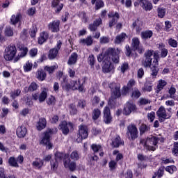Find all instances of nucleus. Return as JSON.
Returning <instances> with one entry per match:
<instances>
[{
    "instance_id": "nucleus-1",
    "label": "nucleus",
    "mask_w": 178,
    "mask_h": 178,
    "mask_svg": "<svg viewBox=\"0 0 178 178\" xmlns=\"http://www.w3.org/2000/svg\"><path fill=\"white\" fill-rule=\"evenodd\" d=\"M120 52H122L120 49L108 48L104 53L97 56L98 62H103L102 70L104 73H109L113 70V64L111 62V58L114 63H119Z\"/></svg>"
},
{
    "instance_id": "nucleus-2",
    "label": "nucleus",
    "mask_w": 178,
    "mask_h": 178,
    "mask_svg": "<svg viewBox=\"0 0 178 178\" xmlns=\"http://www.w3.org/2000/svg\"><path fill=\"white\" fill-rule=\"evenodd\" d=\"M58 76L59 80H60L61 82L63 90H65L66 91H69V90H73L74 91L78 90L79 92H83L84 86H83V83L80 82V79H78V81L72 80L69 83H67V78L66 76L63 75L62 72L59 73Z\"/></svg>"
},
{
    "instance_id": "nucleus-3",
    "label": "nucleus",
    "mask_w": 178,
    "mask_h": 178,
    "mask_svg": "<svg viewBox=\"0 0 178 178\" xmlns=\"http://www.w3.org/2000/svg\"><path fill=\"white\" fill-rule=\"evenodd\" d=\"M145 59L143 61V65L145 67H150L152 70V76L156 77V54L153 50H148L145 54Z\"/></svg>"
},
{
    "instance_id": "nucleus-4",
    "label": "nucleus",
    "mask_w": 178,
    "mask_h": 178,
    "mask_svg": "<svg viewBox=\"0 0 178 178\" xmlns=\"http://www.w3.org/2000/svg\"><path fill=\"white\" fill-rule=\"evenodd\" d=\"M58 132L57 128L48 129L44 133V136L40 141V144H43L44 145H47L48 149H51L52 148V145L51 143L50 138L51 135L55 134Z\"/></svg>"
},
{
    "instance_id": "nucleus-5",
    "label": "nucleus",
    "mask_w": 178,
    "mask_h": 178,
    "mask_svg": "<svg viewBox=\"0 0 178 178\" xmlns=\"http://www.w3.org/2000/svg\"><path fill=\"white\" fill-rule=\"evenodd\" d=\"M17 54V49L15 44H10L4 49L3 57L6 60H13Z\"/></svg>"
},
{
    "instance_id": "nucleus-6",
    "label": "nucleus",
    "mask_w": 178,
    "mask_h": 178,
    "mask_svg": "<svg viewBox=\"0 0 178 178\" xmlns=\"http://www.w3.org/2000/svg\"><path fill=\"white\" fill-rule=\"evenodd\" d=\"M140 144H142L145 149H147V151H155L156 148L152 145H156V138L155 136H152L146 140H141Z\"/></svg>"
},
{
    "instance_id": "nucleus-7",
    "label": "nucleus",
    "mask_w": 178,
    "mask_h": 178,
    "mask_svg": "<svg viewBox=\"0 0 178 178\" xmlns=\"http://www.w3.org/2000/svg\"><path fill=\"white\" fill-rule=\"evenodd\" d=\"M127 136L129 140H134L138 138V129L134 124H131L127 127Z\"/></svg>"
},
{
    "instance_id": "nucleus-8",
    "label": "nucleus",
    "mask_w": 178,
    "mask_h": 178,
    "mask_svg": "<svg viewBox=\"0 0 178 178\" xmlns=\"http://www.w3.org/2000/svg\"><path fill=\"white\" fill-rule=\"evenodd\" d=\"M88 137V128L84 124L79 126L77 143H81L83 140H86Z\"/></svg>"
},
{
    "instance_id": "nucleus-9",
    "label": "nucleus",
    "mask_w": 178,
    "mask_h": 178,
    "mask_svg": "<svg viewBox=\"0 0 178 178\" xmlns=\"http://www.w3.org/2000/svg\"><path fill=\"white\" fill-rule=\"evenodd\" d=\"M109 88L111 90V96L113 98H120L122 93L120 92V83H111L108 85Z\"/></svg>"
},
{
    "instance_id": "nucleus-10",
    "label": "nucleus",
    "mask_w": 178,
    "mask_h": 178,
    "mask_svg": "<svg viewBox=\"0 0 178 178\" xmlns=\"http://www.w3.org/2000/svg\"><path fill=\"white\" fill-rule=\"evenodd\" d=\"M134 5L136 7L140 5L145 10H151V9H152V3H151L148 0H136Z\"/></svg>"
},
{
    "instance_id": "nucleus-11",
    "label": "nucleus",
    "mask_w": 178,
    "mask_h": 178,
    "mask_svg": "<svg viewBox=\"0 0 178 178\" xmlns=\"http://www.w3.org/2000/svg\"><path fill=\"white\" fill-rule=\"evenodd\" d=\"M58 129L62 131L63 134L66 136L69 134V130L73 129V124L71 122L67 123V122L64 121L59 124Z\"/></svg>"
},
{
    "instance_id": "nucleus-12",
    "label": "nucleus",
    "mask_w": 178,
    "mask_h": 178,
    "mask_svg": "<svg viewBox=\"0 0 178 178\" xmlns=\"http://www.w3.org/2000/svg\"><path fill=\"white\" fill-rule=\"evenodd\" d=\"M62 48V42L60 40H58L57 42L56 48H53L50 49L49 54V59H55L56 56H58V52H59V49Z\"/></svg>"
},
{
    "instance_id": "nucleus-13",
    "label": "nucleus",
    "mask_w": 178,
    "mask_h": 178,
    "mask_svg": "<svg viewBox=\"0 0 178 178\" xmlns=\"http://www.w3.org/2000/svg\"><path fill=\"white\" fill-rule=\"evenodd\" d=\"M64 166L67 169H70L72 172L76 169V163L70 162V158H69V154H65L64 156Z\"/></svg>"
},
{
    "instance_id": "nucleus-14",
    "label": "nucleus",
    "mask_w": 178,
    "mask_h": 178,
    "mask_svg": "<svg viewBox=\"0 0 178 178\" xmlns=\"http://www.w3.org/2000/svg\"><path fill=\"white\" fill-rule=\"evenodd\" d=\"M134 111H136V104L133 102H128L124 107L123 113L127 115H130L131 112H134Z\"/></svg>"
},
{
    "instance_id": "nucleus-15",
    "label": "nucleus",
    "mask_w": 178,
    "mask_h": 178,
    "mask_svg": "<svg viewBox=\"0 0 178 178\" xmlns=\"http://www.w3.org/2000/svg\"><path fill=\"white\" fill-rule=\"evenodd\" d=\"M104 116V122L106 124H109L112 122V115H111V109L109 107L106 106L103 111Z\"/></svg>"
},
{
    "instance_id": "nucleus-16",
    "label": "nucleus",
    "mask_w": 178,
    "mask_h": 178,
    "mask_svg": "<svg viewBox=\"0 0 178 178\" xmlns=\"http://www.w3.org/2000/svg\"><path fill=\"white\" fill-rule=\"evenodd\" d=\"M20 52L18 54L17 56L14 58V63L18 62L20 58H24L26 55H27V52H29V49L24 46H20L18 47Z\"/></svg>"
},
{
    "instance_id": "nucleus-17",
    "label": "nucleus",
    "mask_w": 178,
    "mask_h": 178,
    "mask_svg": "<svg viewBox=\"0 0 178 178\" xmlns=\"http://www.w3.org/2000/svg\"><path fill=\"white\" fill-rule=\"evenodd\" d=\"M60 25V22L58 19L50 22L48 24V29L52 33H58L59 31V26Z\"/></svg>"
},
{
    "instance_id": "nucleus-18",
    "label": "nucleus",
    "mask_w": 178,
    "mask_h": 178,
    "mask_svg": "<svg viewBox=\"0 0 178 178\" xmlns=\"http://www.w3.org/2000/svg\"><path fill=\"white\" fill-rule=\"evenodd\" d=\"M108 17L110 19L109 21V27H113V26H115L116 23H118V19H119V13H115V12H111L108 14Z\"/></svg>"
},
{
    "instance_id": "nucleus-19",
    "label": "nucleus",
    "mask_w": 178,
    "mask_h": 178,
    "mask_svg": "<svg viewBox=\"0 0 178 178\" xmlns=\"http://www.w3.org/2000/svg\"><path fill=\"white\" fill-rule=\"evenodd\" d=\"M131 47L134 51H138L139 54L143 52V48L140 47V39L138 38H132Z\"/></svg>"
},
{
    "instance_id": "nucleus-20",
    "label": "nucleus",
    "mask_w": 178,
    "mask_h": 178,
    "mask_svg": "<svg viewBox=\"0 0 178 178\" xmlns=\"http://www.w3.org/2000/svg\"><path fill=\"white\" fill-rule=\"evenodd\" d=\"M26 134H27V129H26V127L24 125H21L17 127V136L19 138H23V137L26 136Z\"/></svg>"
},
{
    "instance_id": "nucleus-21",
    "label": "nucleus",
    "mask_w": 178,
    "mask_h": 178,
    "mask_svg": "<svg viewBox=\"0 0 178 178\" xmlns=\"http://www.w3.org/2000/svg\"><path fill=\"white\" fill-rule=\"evenodd\" d=\"M79 42L80 44H82V45H87L88 47H90V45H92L94 40H92V37L91 35H89L86 38L81 39Z\"/></svg>"
},
{
    "instance_id": "nucleus-22",
    "label": "nucleus",
    "mask_w": 178,
    "mask_h": 178,
    "mask_svg": "<svg viewBox=\"0 0 178 178\" xmlns=\"http://www.w3.org/2000/svg\"><path fill=\"white\" fill-rule=\"evenodd\" d=\"M102 23V19L101 18H98L95 21H94L93 24H90L89 25L90 31H95L97 29H98V26H99Z\"/></svg>"
},
{
    "instance_id": "nucleus-23",
    "label": "nucleus",
    "mask_w": 178,
    "mask_h": 178,
    "mask_svg": "<svg viewBox=\"0 0 178 178\" xmlns=\"http://www.w3.org/2000/svg\"><path fill=\"white\" fill-rule=\"evenodd\" d=\"M51 7L54 8L56 12H60L62 8H63V4L59 3V0H52Z\"/></svg>"
},
{
    "instance_id": "nucleus-24",
    "label": "nucleus",
    "mask_w": 178,
    "mask_h": 178,
    "mask_svg": "<svg viewBox=\"0 0 178 178\" xmlns=\"http://www.w3.org/2000/svg\"><path fill=\"white\" fill-rule=\"evenodd\" d=\"M47 127V120L45 118H40L36 124V128L39 131Z\"/></svg>"
},
{
    "instance_id": "nucleus-25",
    "label": "nucleus",
    "mask_w": 178,
    "mask_h": 178,
    "mask_svg": "<svg viewBox=\"0 0 178 178\" xmlns=\"http://www.w3.org/2000/svg\"><path fill=\"white\" fill-rule=\"evenodd\" d=\"M165 86H168V82L163 79H160L157 83L156 94H159L165 88Z\"/></svg>"
},
{
    "instance_id": "nucleus-26",
    "label": "nucleus",
    "mask_w": 178,
    "mask_h": 178,
    "mask_svg": "<svg viewBox=\"0 0 178 178\" xmlns=\"http://www.w3.org/2000/svg\"><path fill=\"white\" fill-rule=\"evenodd\" d=\"M47 94H48V88H42V91L39 95V102H44V101L47 99Z\"/></svg>"
},
{
    "instance_id": "nucleus-27",
    "label": "nucleus",
    "mask_w": 178,
    "mask_h": 178,
    "mask_svg": "<svg viewBox=\"0 0 178 178\" xmlns=\"http://www.w3.org/2000/svg\"><path fill=\"white\" fill-rule=\"evenodd\" d=\"M44 165V160L41 159H35L34 161L32 163V166L35 168V169H41Z\"/></svg>"
},
{
    "instance_id": "nucleus-28",
    "label": "nucleus",
    "mask_w": 178,
    "mask_h": 178,
    "mask_svg": "<svg viewBox=\"0 0 178 178\" xmlns=\"http://www.w3.org/2000/svg\"><path fill=\"white\" fill-rule=\"evenodd\" d=\"M77 58H79L77 54L72 53L68 59L67 65H69L70 66H72V65H76L77 62Z\"/></svg>"
},
{
    "instance_id": "nucleus-29",
    "label": "nucleus",
    "mask_w": 178,
    "mask_h": 178,
    "mask_svg": "<svg viewBox=\"0 0 178 178\" xmlns=\"http://www.w3.org/2000/svg\"><path fill=\"white\" fill-rule=\"evenodd\" d=\"M111 145L114 147V148H118V147L123 145V142H122L120 136H115L112 140Z\"/></svg>"
},
{
    "instance_id": "nucleus-30",
    "label": "nucleus",
    "mask_w": 178,
    "mask_h": 178,
    "mask_svg": "<svg viewBox=\"0 0 178 178\" xmlns=\"http://www.w3.org/2000/svg\"><path fill=\"white\" fill-rule=\"evenodd\" d=\"M49 37V35L47 32H42L40 35V37L38 38V43L40 44H44L47 40H48V38Z\"/></svg>"
},
{
    "instance_id": "nucleus-31",
    "label": "nucleus",
    "mask_w": 178,
    "mask_h": 178,
    "mask_svg": "<svg viewBox=\"0 0 178 178\" xmlns=\"http://www.w3.org/2000/svg\"><path fill=\"white\" fill-rule=\"evenodd\" d=\"M126 38H127V35L124 33H122L120 35L116 36L115 39V43L120 44L121 42H123V41H124Z\"/></svg>"
},
{
    "instance_id": "nucleus-32",
    "label": "nucleus",
    "mask_w": 178,
    "mask_h": 178,
    "mask_svg": "<svg viewBox=\"0 0 178 178\" xmlns=\"http://www.w3.org/2000/svg\"><path fill=\"white\" fill-rule=\"evenodd\" d=\"M20 19H22V14L17 13L16 15H12L10 18V22L12 24H16L20 22Z\"/></svg>"
},
{
    "instance_id": "nucleus-33",
    "label": "nucleus",
    "mask_w": 178,
    "mask_h": 178,
    "mask_svg": "<svg viewBox=\"0 0 178 178\" xmlns=\"http://www.w3.org/2000/svg\"><path fill=\"white\" fill-rule=\"evenodd\" d=\"M143 22L138 19H136L132 24L134 28L136 27V31H138V33H140V31H141V29H143Z\"/></svg>"
},
{
    "instance_id": "nucleus-34",
    "label": "nucleus",
    "mask_w": 178,
    "mask_h": 178,
    "mask_svg": "<svg viewBox=\"0 0 178 178\" xmlns=\"http://www.w3.org/2000/svg\"><path fill=\"white\" fill-rule=\"evenodd\" d=\"M101 116V110L99 108H95L92 113V118L93 120H97Z\"/></svg>"
},
{
    "instance_id": "nucleus-35",
    "label": "nucleus",
    "mask_w": 178,
    "mask_h": 178,
    "mask_svg": "<svg viewBox=\"0 0 178 178\" xmlns=\"http://www.w3.org/2000/svg\"><path fill=\"white\" fill-rule=\"evenodd\" d=\"M141 38L143 40H148V38H151L152 37V31H145L141 33Z\"/></svg>"
},
{
    "instance_id": "nucleus-36",
    "label": "nucleus",
    "mask_w": 178,
    "mask_h": 178,
    "mask_svg": "<svg viewBox=\"0 0 178 178\" xmlns=\"http://www.w3.org/2000/svg\"><path fill=\"white\" fill-rule=\"evenodd\" d=\"M37 77L40 81H44L47 77V74L42 70H39L38 71Z\"/></svg>"
},
{
    "instance_id": "nucleus-37",
    "label": "nucleus",
    "mask_w": 178,
    "mask_h": 178,
    "mask_svg": "<svg viewBox=\"0 0 178 178\" xmlns=\"http://www.w3.org/2000/svg\"><path fill=\"white\" fill-rule=\"evenodd\" d=\"M50 165L51 170H53V172H56L58 166V160H56V159H51L50 161Z\"/></svg>"
},
{
    "instance_id": "nucleus-38",
    "label": "nucleus",
    "mask_w": 178,
    "mask_h": 178,
    "mask_svg": "<svg viewBox=\"0 0 178 178\" xmlns=\"http://www.w3.org/2000/svg\"><path fill=\"white\" fill-rule=\"evenodd\" d=\"M57 68H58V65L56 64V65H51L50 67L45 66L44 70H46V72H48V73L49 74H52V73H54V72H55V70H56Z\"/></svg>"
},
{
    "instance_id": "nucleus-39",
    "label": "nucleus",
    "mask_w": 178,
    "mask_h": 178,
    "mask_svg": "<svg viewBox=\"0 0 178 178\" xmlns=\"http://www.w3.org/2000/svg\"><path fill=\"white\" fill-rule=\"evenodd\" d=\"M8 163L10 166H13V168H19V164L15 157H10L8 159Z\"/></svg>"
},
{
    "instance_id": "nucleus-40",
    "label": "nucleus",
    "mask_w": 178,
    "mask_h": 178,
    "mask_svg": "<svg viewBox=\"0 0 178 178\" xmlns=\"http://www.w3.org/2000/svg\"><path fill=\"white\" fill-rule=\"evenodd\" d=\"M118 70L121 72V73H124L125 72H127L129 70V63H122L119 67Z\"/></svg>"
},
{
    "instance_id": "nucleus-41",
    "label": "nucleus",
    "mask_w": 178,
    "mask_h": 178,
    "mask_svg": "<svg viewBox=\"0 0 178 178\" xmlns=\"http://www.w3.org/2000/svg\"><path fill=\"white\" fill-rule=\"evenodd\" d=\"M168 94H170L169 98L176 99V96H175V94H176V88L171 86L168 90Z\"/></svg>"
},
{
    "instance_id": "nucleus-42",
    "label": "nucleus",
    "mask_w": 178,
    "mask_h": 178,
    "mask_svg": "<svg viewBox=\"0 0 178 178\" xmlns=\"http://www.w3.org/2000/svg\"><path fill=\"white\" fill-rule=\"evenodd\" d=\"M33 69V63L30 61H27L24 65V72H31Z\"/></svg>"
},
{
    "instance_id": "nucleus-43",
    "label": "nucleus",
    "mask_w": 178,
    "mask_h": 178,
    "mask_svg": "<svg viewBox=\"0 0 178 178\" xmlns=\"http://www.w3.org/2000/svg\"><path fill=\"white\" fill-rule=\"evenodd\" d=\"M149 127L147 126L146 124H142L140 128V135L144 134V133H147V131H149Z\"/></svg>"
},
{
    "instance_id": "nucleus-44",
    "label": "nucleus",
    "mask_w": 178,
    "mask_h": 178,
    "mask_svg": "<svg viewBox=\"0 0 178 178\" xmlns=\"http://www.w3.org/2000/svg\"><path fill=\"white\" fill-rule=\"evenodd\" d=\"M165 46L163 44H159V47L161 49V58H166L168 56V49L163 48Z\"/></svg>"
},
{
    "instance_id": "nucleus-45",
    "label": "nucleus",
    "mask_w": 178,
    "mask_h": 178,
    "mask_svg": "<svg viewBox=\"0 0 178 178\" xmlns=\"http://www.w3.org/2000/svg\"><path fill=\"white\" fill-rule=\"evenodd\" d=\"M166 13V9L164 8H158V17L160 19H163L165 17V15Z\"/></svg>"
},
{
    "instance_id": "nucleus-46",
    "label": "nucleus",
    "mask_w": 178,
    "mask_h": 178,
    "mask_svg": "<svg viewBox=\"0 0 178 178\" xmlns=\"http://www.w3.org/2000/svg\"><path fill=\"white\" fill-rule=\"evenodd\" d=\"M4 33L6 37H12L13 35V29L10 26H7L6 27Z\"/></svg>"
},
{
    "instance_id": "nucleus-47",
    "label": "nucleus",
    "mask_w": 178,
    "mask_h": 178,
    "mask_svg": "<svg viewBox=\"0 0 178 178\" xmlns=\"http://www.w3.org/2000/svg\"><path fill=\"white\" fill-rule=\"evenodd\" d=\"M140 97H141V92H140L138 88H134L132 92L131 97L138 99L140 98Z\"/></svg>"
},
{
    "instance_id": "nucleus-48",
    "label": "nucleus",
    "mask_w": 178,
    "mask_h": 178,
    "mask_svg": "<svg viewBox=\"0 0 178 178\" xmlns=\"http://www.w3.org/2000/svg\"><path fill=\"white\" fill-rule=\"evenodd\" d=\"M69 112L70 115H76L77 113V108H76V105L72 104L69 106Z\"/></svg>"
},
{
    "instance_id": "nucleus-49",
    "label": "nucleus",
    "mask_w": 178,
    "mask_h": 178,
    "mask_svg": "<svg viewBox=\"0 0 178 178\" xmlns=\"http://www.w3.org/2000/svg\"><path fill=\"white\" fill-rule=\"evenodd\" d=\"M88 62L91 67H94V65H95V57H94V55L91 54L89 56Z\"/></svg>"
},
{
    "instance_id": "nucleus-50",
    "label": "nucleus",
    "mask_w": 178,
    "mask_h": 178,
    "mask_svg": "<svg viewBox=\"0 0 178 178\" xmlns=\"http://www.w3.org/2000/svg\"><path fill=\"white\" fill-rule=\"evenodd\" d=\"M165 170L166 172H168V173H170V175H173V173L177 170V168L175 165L167 166Z\"/></svg>"
},
{
    "instance_id": "nucleus-51",
    "label": "nucleus",
    "mask_w": 178,
    "mask_h": 178,
    "mask_svg": "<svg viewBox=\"0 0 178 178\" xmlns=\"http://www.w3.org/2000/svg\"><path fill=\"white\" fill-rule=\"evenodd\" d=\"M22 92V90L19 89H17L16 90H14L10 92V97L13 98V99H15V98L19 97L20 95V93Z\"/></svg>"
},
{
    "instance_id": "nucleus-52",
    "label": "nucleus",
    "mask_w": 178,
    "mask_h": 178,
    "mask_svg": "<svg viewBox=\"0 0 178 178\" xmlns=\"http://www.w3.org/2000/svg\"><path fill=\"white\" fill-rule=\"evenodd\" d=\"M163 175H165V167L161 166L159 168L157 171V177L161 178L163 176Z\"/></svg>"
},
{
    "instance_id": "nucleus-53",
    "label": "nucleus",
    "mask_w": 178,
    "mask_h": 178,
    "mask_svg": "<svg viewBox=\"0 0 178 178\" xmlns=\"http://www.w3.org/2000/svg\"><path fill=\"white\" fill-rule=\"evenodd\" d=\"M91 147L94 152H101V151H102V147H101L99 145L93 144L92 145Z\"/></svg>"
},
{
    "instance_id": "nucleus-54",
    "label": "nucleus",
    "mask_w": 178,
    "mask_h": 178,
    "mask_svg": "<svg viewBox=\"0 0 178 178\" xmlns=\"http://www.w3.org/2000/svg\"><path fill=\"white\" fill-rule=\"evenodd\" d=\"M168 44L170 47H172V48H177V40L170 38L168 40Z\"/></svg>"
},
{
    "instance_id": "nucleus-55",
    "label": "nucleus",
    "mask_w": 178,
    "mask_h": 178,
    "mask_svg": "<svg viewBox=\"0 0 178 178\" xmlns=\"http://www.w3.org/2000/svg\"><path fill=\"white\" fill-rule=\"evenodd\" d=\"M158 116H167L166 115V110H165V107L161 106L159 109L158 110Z\"/></svg>"
},
{
    "instance_id": "nucleus-56",
    "label": "nucleus",
    "mask_w": 178,
    "mask_h": 178,
    "mask_svg": "<svg viewBox=\"0 0 178 178\" xmlns=\"http://www.w3.org/2000/svg\"><path fill=\"white\" fill-rule=\"evenodd\" d=\"M70 158L73 161H78L79 156V152L77 151H74L71 153L70 154Z\"/></svg>"
},
{
    "instance_id": "nucleus-57",
    "label": "nucleus",
    "mask_w": 178,
    "mask_h": 178,
    "mask_svg": "<svg viewBox=\"0 0 178 178\" xmlns=\"http://www.w3.org/2000/svg\"><path fill=\"white\" fill-rule=\"evenodd\" d=\"M79 17H81V19H82V22H83L84 23H87L88 22V17H87L86 13H81L79 14Z\"/></svg>"
},
{
    "instance_id": "nucleus-58",
    "label": "nucleus",
    "mask_w": 178,
    "mask_h": 178,
    "mask_svg": "<svg viewBox=\"0 0 178 178\" xmlns=\"http://www.w3.org/2000/svg\"><path fill=\"white\" fill-rule=\"evenodd\" d=\"M172 152L173 155H175L176 156H178V143L177 142H175L174 143V147L172 149Z\"/></svg>"
},
{
    "instance_id": "nucleus-59",
    "label": "nucleus",
    "mask_w": 178,
    "mask_h": 178,
    "mask_svg": "<svg viewBox=\"0 0 178 178\" xmlns=\"http://www.w3.org/2000/svg\"><path fill=\"white\" fill-rule=\"evenodd\" d=\"M47 104L48 105H55V103L56 102V100L55 99V97L54 96H50L48 99H47Z\"/></svg>"
},
{
    "instance_id": "nucleus-60",
    "label": "nucleus",
    "mask_w": 178,
    "mask_h": 178,
    "mask_svg": "<svg viewBox=\"0 0 178 178\" xmlns=\"http://www.w3.org/2000/svg\"><path fill=\"white\" fill-rule=\"evenodd\" d=\"M38 88V85L35 82H32L29 87V90L35 91V90H37Z\"/></svg>"
},
{
    "instance_id": "nucleus-61",
    "label": "nucleus",
    "mask_w": 178,
    "mask_h": 178,
    "mask_svg": "<svg viewBox=\"0 0 178 178\" xmlns=\"http://www.w3.org/2000/svg\"><path fill=\"white\" fill-rule=\"evenodd\" d=\"M101 8H104V1H102V0H97L95 4V9L98 10V9H101Z\"/></svg>"
},
{
    "instance_id": "nucleus-62",
    "label": "nucleus",
    "mask_w": 178,
    "mask_h": 178,
    "mask_svg": "<svg viewBox=\"0 0 178 178\" xmlns=\"http://www.w3.org/2000/svg\"><path fill=\"white\" fill-rule=\"evenodd\" d=\"M122 5H125L126 8H130L132 6V1L131 0H121Z\"/></svg>"
},
{
    "instance_id": "nucleus-63",
    "label": "nucleus",
    "mask_w": 178,
    "mask_h": 178,
    "mask_svg": "<svg viewBox=\"0 0 178 178\" xmlns=\"http://www.w3.org/2000/svg\"><path fill=\"white\" fill-rule=\"evenodd\" d=\"M38 52V49L33 48L30 50L29 55L31 58H34L37 56Z\"/></svg>"
},
{
    "instance_id": "nucleus-64",
    "label": "nucleus",
    "mask_w": 178,
    "mask_h": 178,
    "mask_svg": "<svg viewBox=\"0 0 178 178\" xmlns=\"http://www.w3.org/2000/svg\"><path fill=\"white\" fill-rule=\"evenodd\" d=\"M100 44H108L109 42V38L106 36H102L99 39Z\"/></svg>"
}]
</instances>
